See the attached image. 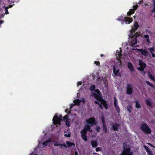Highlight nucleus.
<instances>
[{"mask_svg":"<svg viewBox=\"0 0 155 155\" xmlns=\"http://www.w3.org/2000/svg\"><path fill=\"white\" fill-rule=\"evenodd\" d=\"M123 151L121 155H133V152L131 151V149L129 145L127 142H124L123 144Z\"/></svg>","mask_w":155,"mask_h":155,"instance_id":"f257e3e1","label":"nucleus"},{"mask_svg":"<svg viewBox=\"0 0 155 155\" xmlns=\"http://www.w3.org/2000/svg\"><path fill=\"white\" fill-rule=\"evenodd\" d=\"M117 20L122 21V24L125 22L126 24H130L133 21L132 18L128 17H124L122 16H119L117 19Z\"/></svg>","mask_w":155,"mask_h":155,"instance_id":"f03ea898","label":"nucleus"},{"mask_svg":"<svg viewBox=\"0 0 155 155\" xmlns=\"http://www.w3.org/2000/svg\"><path fill=\"white\" fill-rule=\"evenodd\" d=\"M140 129L143 132H144L147 134H151V129L146 123L142 124Z\"/></svg>","mask_w":155,"mask_h":155,"instance_id":"7ed1b4c3","label":"nucleus"},{"mask_svg":"<svg viewBox=\"0 0 155 155\" xmlns=\"http://www.w3.org/2000/svg\"><path fill=\"white\" fill-rule=\"evenodd\" d=\"M62 116L60 115L58 116L57 115H55L53 117V123L54 124L60 125L61 124V121L62 120Z\"/></svg>","mask_w":155,"mask_h":155,"instance_id":"20e7f679","label":"nucleus"},{"mask_svg":"<svg viewBox=\"0 0 155 155\" xmlns=\"http://www.w3.org/2000/svg\"><path fill=\"white\" fill-rule=\"evenodd\" d=\"M133 90L132 85L130 84H128L127 86V94L128 95H131L133 93Z\"/></svg>","mask_w":155,"mask_h":155,"instance_id":"39448f33","label":"nucleus"},{"mask_svg":"<svg viewBox=\"0 0 155 155\" xmlns=\"http://www.w3.org/2000/svg\"><path fill=\"white\" fill-rule=\"evenodd\" d=\"M87 132L86 130H84L83 129L81 131V137L85 141H86L87 140V138L86 135Z\"/></svg>","mask_w":155,"mask_h":155,"instance_id":"423d86ee","label":"nucleus"},{"mask_svg":"<svg viewBox=\"0 0 155 155\" xmlns=\"http://www.w3.org/2000/svg\"><path fill=\"white\" fill-rule=\"evenodd\" d=\"M86 122L87 123L91 125V126L96 124L95 119L94 117H91L89 118L87 120Z\"/></svg>","mask_w":155,"mask_h":155,"instance_id":"0eeeda50","label":"nucleus"},{"mask_svg":"<svg viewBox=\"0 0 155 155\" xmlns=\"http://www.w3.org/2000/svg\"><path fill=\"white\" fill-rule=\"evenodd\" d=\"M63 120L65 122L66 125L68 127H69L70 126V124L69 123V122L70 121V119H69L68 118L67 115L63 117Z\"/></svg>","mask_w":155,"mask_h":155,"instance_id":"6e6552de","label":"nucleus"},{"mask_svg":"<svg viewBox=\"0 0 155 155\" xmlns=\"http://www.w3.org/2000/svg\"><path fill=\"white\" fill-rule=\"evenodd\" d=\"M120 125L118 124H113L112 125L113 130L114 131H117L118 130V127H120Z\"/></svg>","mask_w":155,"mask_h":155,"instance_id":"1a4fd4ad","label":"nucleus"},{"mask_svg":"<svg viewBox=\"0 0 155 155\" xmlns=\"http://www.w3.org/2000/svg\"><path fill=\"white\" fill-rule=\"evenodd\" d=\"M139 51L140 52L141 54L145 57H147L148 56V52L146 51V49H140Z\"/></svg>","mask_w":155,"mask_h":155,"instance_id":"9d476101","label":"nucleus"},{"mask_svg":"<svg viewBox=\"0 0 155 155\" xmlns=\"http://www.w3.org/2000/svg\"><path fill=\"white\" fill-rule=\"evenodd\" d=\"M143 147L146 149V151L148 153V155H153V153L152 151H151L148 147L145 145H144Z\"/></svg>","mask_w":155,"mask_h":155,"instance_id":"9b49d317","label":"nucleus"},{"mask_svg":"<svg viewBox=\"0 0 155 155\" xmlns=\"http://www.w3.org/2000/svg\"><path fill=\"white\" fill-rule=\"evenodd\" d=\"M128 68L131 72L133 71L134 70L133 66L131 62H128Z\"/></svg>","mask_w":155,"mask_h":155,"instance_id":"f8f14e48","label":"nucleus"},{"mask_svg":"<svg viewBox=\"0 0 155 155\" xmlns=\"http://www.w3.org/2000/svg\"><path fill=\"white\" fill-rule=\"evenodd\" d=\"M113 73L114 74L115 76H117L118 74L119 73V69H118L117 70H116V68L115 66H113Z\"/></svg>","mask_w":155,"mask_h":155,"instance_id":"ddd939ff","label":"nucleus"},{"mask_svg":"<svg viewBox=\"0 0 155 155\" xmlns=\"http://www.w3.org/2000/svg\"><path fill=\"white\" fill-rule=\"evenodd\" d=\"M91 126L89 125H87L84 126L83 130H86L87 132V131L91 132L92 130H91Z\"/></svg>","mask_w":155,"mask_h":155,"instance_id":"4468645a","label":"nucleus"},{"mask_svg":"<svg viewBox=\"0 0 155 155\" xmlns=\"http://www.w3.org/2000/svg\"><path fill=\"white\" fill-rule=\"evenodd\" d=\"M139 64L140 66H142L145 68L146 66V63L143 62L142 60H140L139 61Z\"/></svg>","mask_w":155,"mask_h":155,"instance_id":"2eb2a0df","label":"nucleus"},{"mask_svg":"<svg viewBox=\"0 0 155 155\" xmlns=\"http://www.w3.org/2000/svg\"><path fill=\"white\" fill-rule=\"evenodd\" d=\"M146 102L147 105L150 107H152L151 100L150 99H146Z\"/></svg>","mask_w":155,"mask_h":155,"instance_id":"dca6fc26","label":"nucleus"},{"mask_svg":"<svg viewBox=\"0 0 155 155\" xmlns=\"http://www.w3.org/2000/svg\"><path fill=\"white\" fill-rule=\"evenodd\" d=\"M91 145L93 147H96L97 146V143L96 140H92L91 141Z\"/></svg>","mask_w":155,"mask_h":155,"instance_id":"f3484780","label":"nucleus"},{"mask_svg":"<svg viewBox=\"0 0 155 155\" xmlns=\"http://www.w3.org/2000/svg\"><path fill=\"white\" fill-rule=\"evenodd\" d=\"M66 143L67 146L69 147H71L72 146H73L74 147H75V144L74 143L70 142L69 141H67Z\"/></svg>","mask_w":155,"mask_h":155,"instance_id":"a211bd4d","label":"nucleus"},{"mask_svg":"<svg viewBox=\"0 0 155 155\" xmlns=\"http://www.w3.org/2000/svg\"><path fill=\"white\" fill-rule=\"evenodd\" d=\"M117 56V59L118 60H120L121 58V57L122 56V54L121 53V51H120L118 54H116Z\"/></svg>","mask_w":155,"mask_h":155,"instance_id":"6ab92c4d","label":"nucleus"},{"mask_svg":"<svg viewBox=\"0 0 155 155\" xmlns=\"http://www.w3.org/2000/svg\"><path fill=\"white\" fill-rule=\"evenodd\" d=\"M149 77L153 81L155 82V79L154 76H153L150 72H148Z\"/></svg>","mask_w":155,"mask_h":155,"instance_id":"aec40b11","label":"nucleus"},{"mask_svg":"<svg viewBox=\"0 0 155 155\" xmlns=\"http://www.w3.org/2000/svg\"><path fill=\"white\" fill-rule=\"evenodd\" d=\"M52 142L51 141V139L50 138H49L48 140H46V141L43 142L42 143V144L44 146H46L47 145V143Z\"/></svg>","mask_w":155,"mask_h":155,"instance_id":"412c9836","label":"nucleus"},{"mask_svg":"<svg viewBox=\"0 0 155 155\" xmlns=\"http://www.w3.org/2000/svg\"><path fill=\"white\" fill-rule=\"evenodd\" d=\"M131 44L133 45H135L137 43V40L136 38H134L132 39V41H131Z\"/></svg>","mask_w":155,"mask_h":155,"instance_id":"4be33fe9","label":"nucleus"},{"mask_svg":"<svg viewBox=\"0 0 155 155\" xmlns=\"http://www.w3.org/2000/svg\"><path fill=\"white\" fill-rule=\"evenodd\" d=\"M135 11L134 9H131L129 11L127 12V15L128 16H130L132 14L134 13Z\"/></svg>","mask_w":155,"mask_h":155,"instance_id":"5701e85b","label":"nucleus"},{"mask_svg":"<svg viewBox=\"0 0 155 155\" xmlns=\"http://www.w3.org/2000/svg\"><path fill=\"white\" fill-rule=\"evenodd\" d=\"M135 106L137 108L139 109L141 107L140 105L138 102V101H135Z\"/></svg>","mask_w":155,"mask_h":155,"instance_id":"b1692460","label":"nucleus"},{"mask_svg":"<svg viewBox=\"0 0 155 155\" xmlns=\"http://www.w3.org/2000/svg\"><path fill=\"white\" fill-rule=\"evenodd\" d=\"M132 108V106L131 105H129L127 106V109L129 113H131V109Z\"/></svg>","mask_w":155,"mask_h":155,"instance_id":"393cba45","label":"nucleus"},{"mask_svg":"<svg viewBox=\"0 0 155 155\" xmlns=\"http://www.w3.org/2000/svg\"><path fill=\"white\" fill-rule=\"evenodd\" d=\"M103 81L105 85V87H106L108 86V84H107V81L106 79L105 78H103Z\"/></svg>","mask_w":155,"mask_h":155,"instance_id":"a878e982","label":"nucleus"},{"mask_svg":"<svg viewBox=\"0 0 155 155\" xmlns=\"http://www.w3.org/2000/svg\"><path fill=\"white\" fill-rule=\"evenodd\" d=\"M99 101H100L101 103L103 105H104L105 103H107L106 101L104 99H100V100H99Z\"/></svg>","mask_w":155,"mask_h":155,"instance_id":"bb28decb","label":"nucleus"},{"mask_svg":"<svg viewBox=\"0 0 155 155\" xmlns=\"http://www.w3.org/2000/svg\"><path fill=\"white\" fill-rule=\"evenodd\" d=\"M145 82L146 83H147L148 85L150 86L152 88H154V85L152 84L149 81H145Z\"/></svg>","mask_w":155,"mask_h":155,"instance_id":"cd10ccee","label":"nucleus"},{"mask_svg":"<svg viewBox=\"0 0 155 155\" xmlns=\"http://www.w3.org/2000/svg\"><path fill=\"white\" fill-rule=\"evenodd\" d=\"M103 128L104 132L105 133H106L107 132V128L106 124L103 125Z\"/></svg>","mask_w":155,"mask_h":155,"instance_id":"c85d7f7f","label":"nucleus"},{"mask_svg":"<svg viewBox=\"0 0 155 155\" xmlns=\"http://www.w3.org/2000/svg\"><path fill=\"white\" fill-rule=\"evenodd\" d=\"M95 88V85H92L89 88L90 90L91 91H93Z\"/></svg>","mask_w":155,"mask_h":155,"instance_id":"c756f323","label":"nucleus"},{"mask_svg":"<svg viewBox=\"0 0 155 155\" xmlns=\"http://www.w3.org/2000/svg\"><path fill=\"white\" fill-rule=\"evenodd\" d=\"M114 106L118 105V102L117 99V98L116 97H114Z\"/></svg>","mask_w":155,"mask_h":155,"instance_id":"7c9ffc66","label":"nucleus"},{"mask_svg":"<svg viewBox=\"0 0 155 155\" xmlns=\"http://www.w3.org/2000/svg\"><path fill=\"white\" fill-rule=\"evenodd\" d=\"M148 50L151 53L154 52V48L153 47L149 48H148Z\"/></svg>","mask_w":155,"mask_h":155,"instance_id":"2f4dec72","label":"nucleus"},{"mask_svg":"<svg viewBox=\"0 0 155 155\" xmlns=\"http://www.w3.org/2000/svg\"><path fill=\"white\" fill-rule=\"evenodd\" d=\"M134 27L135 28V30H136L139 27V26L138 24L136 22L134 24Z\"/></svg>","mask_w":155,"mask_h":155,"instance_id":"473e14b6","label":"nucleus"},{"mask_svg":"<svg viewBox=\"0 0 155 155\" xmlns=\"http://www.w3.org/2000/svg\"><path fill=\"white\" fill-rule=\"evenodd\" d=\"M116 109L117 110L118 113H119L120 112V109L118 105L114 106Z\"/></svg>","mask_w":155,"mask_h":155,"instance_id":"72a5a7b5","label":"nucleus"},{"mask_svg":"<svg viewBox=\"0 0 155 155\" xmlns=\"http://www.w3.org/2000/svg\"><path fill=\"white\" fill-rule=\"evenodd\" d=\"M145 68L142 67V66H140L137 68L139 70L141 71H143L144 70Z\"/></svg>","mask_w":155,"mask_h":155,"instance_id":"f704fd0d","label":"nucleus"},{"mask_svg":"<svg viewBox=\"0 0 155 155\" xmlns=\"http://www.w3.org/2000/svg\"><path fill=\"white\" fill-rule=\"evenodd\" d=\"M102 121L103 124V125L106 124H105V118L104 116H102L101 117Z\"/></svg>","mask_w":155,"mask_h":155,"instance_id":"c9c22d12","label":"nucleus"},{"mask_svg":"<svg viewBox=\"0 0 155 155\" xmlns=\"http://www.w3.org/2000/svg\"><path fill=\"white\" fill-rule=\"evenodd\" d=\"M60 147L61 148H62V147H66L67 146L66 145V144L64 143H62L61 144H60V145H59Z\"/></svg>","mask_w":155,"mask_h":155,"instance_id":"e433bc0d","label":"nucleus"},{"mask_svg":"<svg viewBox=\"0 0 155 155\" xmlns=\"http://www.w3.org/2000/svg\"><path fill=\"white\" fill-rule=\"evenodd\" d=\"M100 98L101 99H103L102 98V97H101V95H98L97 97H96V99L98 101H99V100H100Z\"/></svg>","mask_w":155,"mask_h":155,"instance_id":"4c0bfd02","label":"nucleus"},{"mask_svg":"<svg viewBox=\"0 0 155 155\" xmlns=\"http://www.w3.org/2000/svg\"><path fill=\"white\" fill-rule=\"evenodd\" d=\"M4 7L5 8V13L7 14H9V13L8 12V8L6 7L5 5L4 6Z\"/></svg>","mask_w":155,"mask_h":155,"instance_id":"58836bf2","label":"nucleus"},{"mask_svg":"<svg viewBox=\"0 0 155 155\" xmlns=\"http://www.w3.org/2000/svg\"><path fill=\"white\" fill-rule=\"evenodd\" d=\"M95 92L97 93L98 95H100V92L99 89H96L95 91Z\"/></svg>","mask_w":155,"mask_h":155,"instance_id":"ea45409f","label":"nucleus"},{"mask_svg":"<svg viewBox=\"0 0 155 155\" xmlns=\"http://www.w3.org/2000/svg\"><path fill=\"white\" fill-rule=\"evenodd\" d=\"M100 127L99 126H97L96 127L95 130L98 132H99L100 130Z\"/></svg>","mask_w":155,"mask_h":155,"instance_id":"a19ab883","label":"nucleus"},{"mask_svg":"<svg viewBox=\"0 0 155 155\" xmlns=\"http://www.w3.org/2000/svg\"><path fill=\"white\" fill-rule=\"evenodd\" d=\"M94 64H96V65L97 66H100V63L99 61H95L94 62Z\"/></svg>","mask_w":155,"mask_h":155,"instance_id":"79ce46f5","label":"nucleus"},{"mask_svg":"<svg viewBox=\"0 0 155 155\" xmlns=\"http://www.w3.org/2000/svg\"><path fill=\"white\" fill-rule=\"evenodd\" d=\"M138 7V6L137 5H134L133 6V9H134V11H135V10H136V9H137Z\"/></svg>","mask_w":155,"mask_h":155,"instance_id":"37998d69","label":"nucleus"},{"mask_svg":"<svg viewBox=\"0 0 155 155\" xmlns=\"http://www.w3.org/2000/svg\"><path fill=\"white\" fill-rule=\"evenodd\" d=\"M60 145V144H59V142H55L54 144V145L55 146H59Z\"/></svg>","mask_w":155,"mask_h":155,"instance_id":"c03bdc74","label":"nucleus"},{"mask_svg":"<svg viewBox=\"0 0 155 155\" xmlns=\"http://www.w3.org/2000/svg\"><path fill=\"white\" fill-rule=\"evenodd\" d=\"M101 150V147H97L96 148V152L99 151Z\"/></svg>","mask_w":155,"mask_h":155,"instance_id":"a18cd8bd","label":"nucleus"},{"mask_svg":"<svg viewBox=\"0 0 155 155\" xmlns=\"http://www.w3.org/2000/svg\"><path fill=\"white\" fill-rule=\"evenodd\" d=\"M80 102V101L79 99H77L76 100H75V104H79Z\"/></svg>","mask_w":155,"mask_h":155,"instance_id":"49530a36","label":"nucleus"},{"mask_svg":"<svg viewBox=\"0 0 155 155\" xmlns=\"http://www.w3.org/2000/svg\"><path fill=\"white\" fill-rule=\"evenodd\" d=\"M145 31L146 33H148L150 34H152L151 31H150L148 29H146L145 30Z\"/></svg>","mask_w":155,"mask_h":155,"instance_id":"de8ad7c7","label":"nucleus"},{"mask_svg":"<svg viewBox=\"0 0 155 155\" xmlns=\"http://www.w3.org/2000/svg\"><path fill=\"white\" fill-rule=\"evenodd\" d=\"M144 38H146V39L149 38V36L148 35H144Z\"/></svg>","mask_w":155,"mask_h":155,"instance_id":"09e8293b","label":"nucleus"},{"mask_svg":"<svg viewBox=\"0 0 155 155\" xmlns=\"http://www.w3.org/2000/svg\"><path fill=\"white\" fill-rule=\"evenodd\" d=\"M75 105V104H73V103H72V104H70V108L71 109V108L74 105Z\"/></svg>","mask_w":155,"mask_h":155,"instance_id":"8fccbe9b","label":"nucleus"},{"mask_svg":"<svg viewBox=\"0 0 155 155\" xmlns=\"http://www.w3.org/2000/svg\"><path fill=\"white\" fill-rule=\"evenodd\" d=\"M152 11L153 12H155V5H153V8Z\"/></svg>","mask_w":155,"mask_h":155,"instance_id":"3c124183","label":"nucleus"},{"mask_svg":"<svg viewBox=\"0 0 155 155\" xmlns=\"http://www.w3.org/2000/svg\"><path fill=\"white\" fill-rule=\"evenodd\" d=\"M81 82H78L77 85V86H78L80 85H81Z\"/></svg>","mask_w":155,"mask_h":155,"instance_id":"603ef678","label":"nucleus"},{"mask_svg":"<svg viewBox=\"0 0 155 155\" xmlns=\"http://www.w3.org/2000/svg\"><path fill=\"white\" fill-rule=\"evenodd\" d=\"M64 136H65L66 137H70V134H64Z\"/></svg>","mask_w":155,"mask_h":155,"instance_id":"864d4df0","label":"nucleus"},{"mask_svg":"<svg viewBox=\"0 0 155 155\" xmlns=\"http://www.w3.org/2000/svg\"><path fill=\"white\" fill-rule=\"evenodd\" d=\"M95 103L96 104H97L98 105L100 104V103L97 101H95Z\"/></svg>","mask_w":155,"mask_h":155,"instance_id":"5fc2aeb1","label":"nucleus"},{"mask_svg":"<svg viewBox=\"0 0 155 155\" xmlns=\"http://www.w3.org/2000/svg\"><path fill=\"white\" fill-rule=\"evenodd\" d=\"M151 54L153 57L154 58L155 57V54L153 52L151 53Z\"/></svg>","mask_w":155,"mask_h":155,"instance_id":"6e6d98bb","label":"nucleus"},{"mask_svg":"<svg viewBox=\"0 0 155 155\" xmlns=\"http://www.w3.org/2000/svg\"><path fill=\"white\" fill-rule=\"evenodd\" d=\"M108 107L107 104L104 107L105 109L106 110H107L108 109Z\"/></svg>","mask_w":155,"mask_h":155,"instance_id":"4d7b16f0","label":"nucleus"},{"mask_svg":"<svg viewBox=\"0 0 155 155\" xmlns=\"http://www.w3.org/2000/svg\"><path fill=\"white\" fill-rule=\"evenodd\" d=\"M4 22V21L3 20H0V25L2 24Z\"/></svg>","mask_w":155,"mask_h":155,"instance_id":"13d9d810","label":"nucleus"},{"mask_svg":"<svg viewBox=\"0 0 155 155\" xmlns=\"http://www.w3.org/2000/svg\"><path fill=\"white\" fill-rule=\"evenodd\" d=\"M147 42L148 43H149L150 42V41L149 38L147 39Z\"/></svg>","mask_w":155,"mask_h":155,"instance_id":"bf43d9fd","label":"nucleus"},{"mask_svg":"<svg viewBox=\"0 0 155 155\" xmlns=\"http://www.w3.org/2000/svg\"><path fill=\"white\" fill-rule=\"evenodd\" d=\"M99 107L101 109H102L103 108V107H102V106L100 104H99Z\"/></svg>","mask_w":155,"mask_h":155,"instance_id":"052dcab7","label":"nucleus"},{"mask_svg":"<svg viewBox=\"0 0 155 155\" xmlns=\"http://www.w3.org/2000/svg\"><path fill=\"white\" fill-rule=\"evenodd\" d=\"M78 155V152L76 151H75L74 155Z\"/></svg>","mask_w":155,"mask_h":155,"instance_id":"680f3d73","label":"nucleus"},{"mask_svg":"<svg viewBox=\"0 0 155 155\" xmlns=\"http://www.w3.org/2000/svg\"><path fill=\"white\" fill-rule=\"evenodd\" d=\"M153 5H155V0H153Z\"/></svg>","mask_w":155,"mask_h":155,"instance_id":"e2e57ef3","label":"nucleus"},{"mask_svg":"<svg viewBox=\"0 0 155 155\" xmlns=\"http://www.w3.org/2000/svg\"><path fill=\"white\" fill-rule=\"evenodd\" d=\"M12 5H10L9 6V7H8V8H12Z\"/></svg>","mask_w":155,"mask_h":155,"instance_id":"0e129e2a","label":"nucleus"},{"mask_svg":"<svg viewBox=\"0 0 155 155\" xmlns=\"http://www.w3.org/2000/svg\"><path fill=\"white\" fill-rule=\"evenodd\" d=\"M100 55H101V57H102L104 56V54H101Z\"/></svg>","mask_w":155,"mask_h":155,"instance_id":"69168bd1","label":"nucleus"},{"mask_svg":"<svg viewBox=\"0 0 155 155\" xmlns=\"http://www.w3.org/2000/svg\"><path fill=\"white\" fill-rule=\"evenodd\" d=\"M152 147H155L153 146L152 144L150 146Z\"/></svg>","mask_w":155,"mask_h":155,"instance_id":"338daca9","label":"nucleus"},{"mask_svg":"<svg viewBox=\"0 0 155 155\" xmlns=\"http://www.w3.org/2000/svg\"><path fill=\"white\" fill-rule=\"evenodd\" d=\"M107 103H105L104 105H103V106H104V107H105L106 105H107Z\"/></svg>","mask_w":155,"mask_h":155,"instance_id":"774afa93","label":"nucleus"}]
</instances>
